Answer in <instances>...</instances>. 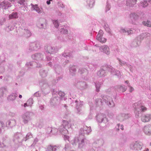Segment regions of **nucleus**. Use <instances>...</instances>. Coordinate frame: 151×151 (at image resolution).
<instances>
[{"instance_id":"obj_45","label":"nucleus","mask_w":151,"mask_h":151,"mask_svg":"<svg viewBox=\"0 0 151 151\" xmlns=\"http://www.w3.org/2000/svg\"><path fill=\"white\" fill-rule=\"evenodd\" d=\"M0 151H6L4 150H0Z\"/></svg>"},{"instance_id":"obj_42","label":"nucleus","mask_w":151,"mask_h":151,"mask_svg":"<svg viewBox=\"0 0 151 151\" xmlns=\"http://www.w3.org/2000/svg\"><path fill=\"white\" fill-rule=\"evenodd\" d=\"M22 97V95H20L19 96V97L20 98H21Z\"/></svg>"},{"instance_id":"obj_54","label":"nucleus","mask_w":151,"mask_h":151,"mask_svg":"<svg viewBox=\"0 0 151 151\" xmlns=\"http://www.w3.org/2000/svg\"><path fill=\"white\" fill-rule=\"evenodd\" d=\"M121 89H122V88H121Z\"/></svg>"},{"instance_id":"obj_37","label":"nucleus","mask_w":151,"mask_h":151,"mask_svg":"<svg viewBox=\"0 0 151 151\" xmlns=\"http://www.w3.org/2000/svg\"><path fill=\"white\" fill-rule=\"evenodd\" d=\"M88 151H95L94 149L93 148H91L90 150H89Z\"/></svg>"},{"instance_id":"obj_29","label":"nucleus","mask_w":151,"mask_h":151,"mask_svg":"<svg viewBox=\"0 0 151 151\" xmlns=\"http://www.w3.org/2000/svg\"><path fill=\"white\" fill-rule=\"evenodd\" d=\"M24 1V0H19V1L18 2V3L22 4H23Z\"/></svg>"},{"instance_id":"obj_43","label":"nucleus","mask_w":151,"mask_h":151,"mask_svg":"<svg viewBox=\"0 0 151 151\" xmlns=\"http://www.w3.org/2000/svg\"><path fill=\"white\" fill-rule=\"evenodd\" d=\"M144 151H149V149H148L147 148L145 150H144Z\"/></svg>"},{"instance_id":"obj_20","label":"nucleus","mask_w":151,"mask_h":151,"mask_svg":"<svg viewBox=\"0 0 151 151\" xmlns=\"http://www.w3.org/2000/svg\"><path fill=\"white\" fill-rule=\"evenodd\" d=\"M63 150H65V151H69L70 149V147L69 144L65 145V147Z\"/></svg>"},{"instance_id":"obj_23","label":"nucleus","mask_w":151,"mask_h":151,"mask_svg":"<svg viewBox=\"0 0 151 151\" xmlns=\"http://www.w3.org/2000/svg\"><path fill=\"white\" fill-rule=\"evenodd\" d=\"M53 23L55 27L57 28L59 26L57 20H55L53 21Z\"/></svg>"},{"instance_id":"obj_55","label":"nucleus","mask_w":151,"mask_h":151,"mask_svg":"<svg viewBox=\"0 0 151 151\" xmlns=\"http://www.w3.org/2000/svg\"><path fill=\"white\" fill-rule=\"evenodd\" d=\"M49 49H50V47H49Z\"/></svg>"},{"instance_id":"obj_33","label":"nucleus","mask_w":151,"mask_h":151,"mask_svg":"<svg viewBox=\"0 0 151 151\" xmlns=\"http://www.w3.org/2000/svg\"><path fill=\"white\" fill-rule=\"evenodd\" d=\"M38 139L37 138H36L35 139L34 141V143H36L37 142H38Z\"/></svg>"},{"instance_id":"obj_46","label":"nucleus","mask_w":151,"mask_h":151,"mask_svg":"<svg viewBox=\"0 0 151 151\" xmlns=\"http://www.w3.org/2000/svg\"><path fill=\"white\" fill-rule=\"evenodd\" d=\"M62 151H66V150L65 151V150H63V149H62Z\"/></svg>"},{"instance_id":"obj_52","label":"nucleus","mask_w":151,"mask_h":151,"mask_svg":"<svg viewBox=\"0 0 151 151\" xmlns=\"http://www.w3.org/2000/svg\"><path fill=\"white\" fill-rule=\"evenodd\" d=\"M52 0H49L50 1H52Z\"/></svg>"},{"instance_id":"obj_3","label":"nucleus","mask_w":151,"mask_h":151,"mask_svg":"<svg viewBox=\"0 0 151 151\" xmlns=\"http://www.w3.org/2000/svg\"><path fill=\"white\" fill-rule=\"evenodd\" d=\"M91 131L90 127H88L85 125L83 127H81L79 131V134L80 136H84L85 134L88 135Z\"/></svg>"},{"instance_id":"obj_40","label":"nucleus","mask_w":151,"mask_h":151,"mask_svg":"<svg viewBox=\"0 0 151 151\" xmlns=\"http://www.w3.org/2000/svg\"><path fill=\"white\" fill-rule=\"evenodd\" d=\"M5 123H0V126H2V127H3V125Z\"/></svg>"},{"instance_id":"obj_7","label":"nucleus","mask_w":151,"mask_h":151,"mask_svg":"<svg viewBox=\"0 0 151 151\" xmlns=\"http://www.w3.org/2000/svg\"><path fill=\"white\" fill-rule=\"evenodd\" d=\"M150 119H151V115L150 114L144 116L142 117V122H148Z\"/></svg>"},{"instance_id":"obj_11","label":"nucleus","mask_w":151,"mask_h":151,"mask_svg":"<svg viewBox=\"0 0 151 151\" xmlns=\"http://www.w3.org/2000/svg\"><path fill=\"white\" fill-rule=\"evenodd\" d=\"M134 105L135 106H138V107H135L136 108V109H137V108H139V107H138L139 106H141L140 107L141 108V109L142 111H146L147 110V108H146V107H145L144 106H141L140 105V104H139V105H138V104L136 103V104H135Z\"/></svg>"},{"instance_id":"obj_34","label":"nucleus","mask_w":151,"mask_h":151,"mask_svg":"<svg viewBox=\"0 0 151 151\" xmlns=\"http://www.w3.org/2000/svg\"><path fill=\"white\" fill-rule=\"evenodd\" d=\"M84 141H85V139H82L81 141L84 145Z\"/></svg>"},{"instance_id":"obj_44","label":"nucleus","mask_w":151,"mask_h":151,"mask_svg":"<svg viewBox=\"0 0 151 151\" xmlns=\"http://www.w3.org/2000/svg\"><path fill=\"white\" fill-rule=\"evenodd\" d=\"M125 82L126 83H129V81H125Z\"/></svg>"},{"instance_id":"obj_17","label":"nucleus","mask_w":151,"mask_h":151,"mask_svg":"<svg viewBox=\"0 0 151 151\" xmlns=\"http://www.w3.org/2000/svg\"><path fill=\"white\" fill-rule=\"evenodd\" d=\"M143 23L145 26L151 27V22L150 21H147V22H143Z\"/></svg>"},{"instance_id":"obj_53","label":"nucleus","mask_w":151,"mask_h":151,"mask_svg":"<svg viewBox=\"0 0 151 151\" xmlns=\"http://www.w3.org/2000/svg\"><path fill=\"white\" fill-rule=\"evenodd\" d=\"M10 123H8V124L9 125H10Z\"/></svg>"},{"instance_id":"obj_4","label":"nucleus","mask_w":151,"mask_h":151,"mask_svg":"<svg viewBox=\"0 0 151 151\" xmlns=\"http://www.w3.org/2000/svg\"><path fill=\"white\" fill-rule=\"evenodd\" d=\"M143 130L145 134L147 135H151V125L147 124L143 127Z\"/></svg>"},{"instance_id":"obj_39","label":"nucleus","mask_w":151,"mask_h":151,"mask_svg":"<svg viewBox=\"0 0 151 151\" xmlns=\"http://www.w3.org/2000/svg\"><path fill=\"white\" fill-rule=\"evenodd\" d=\"M24 106L25 107H26V106H28V105H27V103H25L24 104Z\"/></svg>"},{"instance_id":"obj_41","label":"nucleus","mask_w":151,"mask_h":151,"mask_svg":"<svg viewBox=\"0 0 151 151\" xmlns=\"http://www.w3.org/2000/svg\"><path fill=\"white\" fill-rule=\"evenodd\" d=\"M126 90V89H125V88H124V89H123L122 91V92H124Z\"/></svg>"},{"instance_id":"obj_28","label":"nucleus","mask_w":151,"mask_h":151,"mask_svg":"<svg viewBox=\"0 0 151 151\" xmlns=\"http://www.w3.org/2000/svg\"><path fill=\"white\" fill-rule=\"evenodd\" d=\"M143 3V5H142V6L143 7H145L147 6L148 5V3H147V1H144Z\"/></svg>"},{"instance_id":"obj_50","label":"nucleus","mask_w":151,"mask_h":151,"mask_svg":"<svg viewBox=\"0 0 151 151\" xmlns=\"http://www.w3.org/2000/svg\"><path fill=\"white\" fill-rule=\"evenodd\" d=\"M61 95H61V96H63V94H61Z\"/></svg>"},{"instance_id":"obj_8","label":"nucleus","mask_w":151,"mask_h":151,"mask_svg":"<svg viewBox=\"0 0 151 151\" xmlns=\"http://www.w3.org/2000/svg\"><path fill=\"white\" fill-rule=\"evenodd\" d=\"M96 39L100 42L102 43L105 42L106 41V39L102 37V36H101V35L99 34H98Z\"/></svg>"},{"instance_id":"obj_27","label":"nucleus","mask_w":151,"mask_h":151,"mask_svg":"<svg viewBox=\"0 0 151 151\" xmlns=\"http://www.w3.org/2000/svg\"><path fill=\"white\" fill-rule=\"evenodd\" d=\"M78 142V147L80 148H82L84 145L81 141H79Z\"/></svg>"},{"instance_id":"obj_13","label":"nucleus","mask_w":151,"mask_h":151,"mask_svg":"<svg viewBox=\"0 0 151 151\" xmlns=\"http://www.w3.org/2000/svg\"><path fill=\"white\" fill-rule=\"evenodd\" d=\"M98 74L100 77H103L105 75V71L104 70L101 69L98 72Z\"/></svg>"},{"instance_id":"obj_35","label":"nucleus","mask_w":151,"mask_h":151,"mask_svg":"<svg viewBox=\"0 0 151 151\" xmlns=\"http://www.w3.org/2000/svg\"><path fill=\"white\" fill-rule=\"evenodd\" d=\"M129 0H127V1L126 4H127V5H129L128 3H129ZM129 5L130 6H131V5H130V4H129Z\"/></svg>"},{"instance_id":"obj_16","label":"nucleus","mask_w":151,"mask_h":151,"mask_svg":"<svg viewBox=\"0 0 151 151\" xmlns=\"http://www.w3.org/2000/svg\"><path fill=\"white\" fill-rule=\"evenodd\" d=\"M32 137V134L30 133H29L27 134L26 137L24 138L23 140V141H26L28 139H29Z\"/></svg>"},{"instance_id":"obj_22","label":"nucleus","mask_w":151,"mask_h":151,"mask_svg":"<svg viewBox=\"0 0 151 151\" xmlns=\"http://www.w3.org/2000/svg\"><path fill=\"white\" fill-rule=\"evenodd\" d=\"M131 18L132 19H135L137 18V14H130V15Z\"/></svg>"},{"instance_id":"obj_48","label":"nucleus","mask_w":151,"mask_h":151,"mask_svg":"<svg viewBox=\"0 0 151 151\" xmlns=\"http://www.w3.org/2000/svg\"><path fill=\"white\" fill-rule=\"evenodd\" d=\"M10 1H14V0H10Z\"/></svg>"},{"instance_id":"obj_51","label":"nucleus","mask_w":151,"mask_h":151,"mask_svg":"<svg viewBox=\"0 0 151 151\" xmlns=\"http://www.w3.org/2000/svg\"><path fill=\"white\" fill-rule=\"evenodd\" d=\"M150 145L151 146V142L150 143Z\"/></svg>"},{"instance_id":"obj_25","label":"nucleus","mask_w":151,"mask_h":151,"mask_svg":"<svg viewBox=\"0 0 151 151\" xmlns=\"http://www.w3.org/2000/svg\"><path fill=\"white\" fill-rule=\"evenodd\" d=\"M60 32L63 34H66L68 32V31L66 29H62L61 30Z\"/></svg>"},{"instance_id":"obj_47","label":"nucleus","mask_w":151,"mask_h":151,"mask_svg":"<svg viewBox=\"0 0 151 151\" xmlns=\"http://www.w3.org/2000/svg\"><path fill=\"white\" fill-rule=\"evenodd\" d=\"M48 51H49V52H51V51H50V50H48Z\"/></svg>"},{"instance_id":"obj_31","label":"nucleus","mask_w":151,"mask_h":151,"mask_svg":"<svg viewBox=\"0 0 151 151\" xmlns=\"http://www.w3.org/2000/svg\"><path fill=\"white\" fill-rule=\"evenodd\" d=\"M98 34L100 35L101 36H102L103 34V31L102 30H100Z\"/></svg>"},{"instance_id":"obj_30","label":"nucleus","mask_w":151,"mask_h":151,"mask_svg":"<svg viewBox=\"0 0 151 151\" xmlns=\"http://www.w3.org/2000/svg\"><path fill=\"white\" fill-rule=\"evenodd\" d=\"M128 86L130 88V90H129V91H130V92H132L134 90V89L133 88V87H131L129 85H128Z\"/></svg>"},{"instance_id":"obj_38","label":"nucleus","mask_w":151,"mask_h":151,"mask_svg":"<svg viewBox=\"0 0 151 151\" xmlns=\"http://www.w3.org/2000/svg\"><path fill=\"white\" fill-rule=\"evenodd\" d=\"M47 3L48 4H50V1H47Z\"/></svg>"},{"instance_id":"obj_32","label":"nucleus","mask_w":151,"mask_h":151,"mask_svg":"<svg viewBox=\"0 0 151 151\" xmlns=\"http://www.w3.org/2000/svg\"><path fill=\"white\" fill-rule=\"evenodd\" d=\"M112 104H111V102H109V104L110 106L111 107H112L113 106H114V105L113 102H112Z\"/></svg>"},{"instance_id":"obj_1","label":"nucleus","mask_w":151,"mask_h":151,"mask_svg":"<svg viewBox=\"0 0 151 151\" xmlns=\"http://www.w3.org/2000/svg\"><path fill=\"white\" fill-rule=\"evenodd\" d=\"M70 127V123H63L59 127V129L60 132L62 134L64 135V138L65 140H68L69 141V137L65 135L68 132L67 128H69V126Z\"/></svg>"},{"instance_id":"obj_49","label":"nucleus","mask_w":151,"mask_h":151,"mask_svg":"<svg viewBox=\"0 0 151 151\" xmlns=\"http://www.w3.org/2000/svg\"><path fill=\"white\" fill-rule=\"evenodd\" d=\"M97 91L98 92L99 91V90L97 89Z\"/></svg>"},{"instance_id":"obj_5","label":"nucleus","mask_w":151,"mask_h":151,"mask_svg":"<svg viewBox=\"0 0 151 151\" xmlns=\"http://www.w3.org/2000/svg\"><path fill=\"white\" fill-rule=\"evenodd\" d=\"M47 149L48 151H61L62 150V148L59 146L50 145L48 147Z\"/></svg>"},{"instance_id":"obj_24","label":"nucleus","mask_w":151,"mask_h":151,"mask_svg":"<svg viewBox=\"0 0 151 151\" xmlns=\"http://www.w3.org/2000/svg\"><path fill=\"white\" fill-rule=\"evenodd\" d=\"M87 2L89 5L93 4L94 3L93 0H87Z\"/></svg>"},{"instance_id":"obj_36","label":"nucleus","mask_w":151,"mask_h":151,"mask_svg":"<svg viewBox=\"0 0 151 151\" xmlns=\"http://www.w3.org/2000/svg\"><path fill=\"white\" fill-rule=\"evenodd\" d=\"M63 94V96H64V93H62V92H59V94L60 96H61L60 94Z\"/></svg>"},{"instance_id":"obj_12","label":"nucleus","mask_w":151,"mask_h":151,"mask_svg":"<svg viewBox=\"0 0 151 151\" xmlns=\"http://www.w3.org/2000/svg\"><path fill=\"white\" fill-rule=\"evenodd\" d=\"M130 116V115L129 114H122V119L124 120L127 119Z\"/></svg>"},{"instance_id":"obj_21","label":"nucleus","mask_w":151,"mask_h":151,"mask_svg":"<svg viewBox=\"0 0 151 151\" xmlns=\"http://www.w3.org/2000/svg\"><path fill=\"white\" fill-rule=\"evenodd\" d=\"M22 136L19 133H17L15 134L14 137L15 139H18Z\"/></svg>"},{"instance_id":"obj_19","label":"nucleus","mask_w":151,"mask_h":151,"mask_svg":"<svg viewBox=\"0 0 151 151\" xmlns=\"http://www.w3.org/2000/svg\"><path fill=\"white\" fill-rule=\"evenodd\" d=\"M117 127H118V128H117L116 129L118 130H119V128L122 130H123L124 129L123 126L122 124H120L119 123L117 124Z\"/></svg>"},{"instance_id":"obj_14","label":"nucleus","mask_w":151,"mask_h":151,"mask_svg":"<svg viewBox=\"0 0 151 151\" xmlns=\"http://www.w3.org/2000/svg\"><path fill=\"white\" fill-rule=\"evenodd\" d=\"M79 141V139L78 137H75L73 140L72 141V144L73 146H75L76 145L77 143Z\"/></svg>"},{"instance_id":"obj_56","label":"nucleus","mask_w":151,"mask_h":151,"mask_svg":"<svg viewBox=\"0 0 151 151\" xmlns=\"http://www.w3.org/2000/svg\"><path fill=\"white\" fill-rule=\"evenodd\" d=\"M36 151H37V150H36Z\"/></svg>"},{"instance_id":"obj_15","label":"nucleus","mask_w":151,"mask_h":151,"mask_svg":"<svg viewBox=\"0 0 151 151\" xmlns=\"http://www.w3.org/2000/svg\"><path fill=\"white\" fill-rule=\"evenodd\" d=\"M17 17V14L16 12L12 13L9 16V18L10 19L16 18Z\"/></svg>"},{"instance_id":"obj_26","label":"nucleus","mask_w":151,"mask_h":151,"mask_svg":"<svg viewBox=\"0 0 151 151\" xmlns=\"http://www.w3.org/2000/svg\"><path fill=\"white\" fill-rule=\"evenodd\" d=\"M53 130L51 128H49L47 130V132L48 134H50V132L52 133V134H54V133L53 132Z\"/></svg>"},{"instance_id":"obj_2","label":"nucleus","mask_w":151,"mask_h":151,"mask_svg":"<svg viewBox=\"0 0 151 151\" xmlns=\"http://www.w3.org/2000/svg\"><path fill=\"white\" fill-rule=\"evenodd\" d=\"M143 145L142 142L137 141L132 142L129 145V147L132 150H141Z\"/></svg>"},{"instance_id":"obj_18","label":"nucleus","mask_w":151,"mask_h":151,"mask_svg":"<svg viewBox=\"0 0 151 151\" xmlns=\"http://www.w3.org/2000/svg\"><path fill=\"white\" fill-rule=\"evenodd\" d=\"M132 32V30H128L127 32L125 29H122L121 30V32H123V33L127 32V35H129L130 34H131Z\"/></svg>"},{"instance_id":"obj_10","label":"nucleus","mask_w":151,"mask_h":151,"mask_svg":"<svg viewBox=\"0 0 151 151\" xmlns=\"http://www.w3.org/2000/svg\"><path fill=\"white\" fill-rule=\"evenodd\" d=\"M32 7L34 10H35L38 13H40L41 12V10L39 8L37 5H32Z\"/></svg>"},{"instance_id":"obj_9","label":"nucleus","mask_w":151,"mask_h":151,"mask_svg":"<svg viewBox=\"0 0 151 151\" xmlns=\"http://www.w3.org/2000/svg\"><path fill=\"white\" fill-rule=\"evenodd\" d=\"M102 49L104 52L107 54H109L110 53L109 48L107 46H102Z\"/></svg>"},{"instance_id":"obj_6","label":"nucleus","mask_w":151,"mask_h":151,"mask_svg":"<svg viewBox=\"0 0 151 151\" xmlns=\"http://www.w3.org/2000/svg\"><path fill=\"white\" fill-rule=\"evenodd\" d=\"M104 142V140L101 139L96 140L93 143V145L96 147H99L102 146Z\"/></svg>"}]
</instances>
